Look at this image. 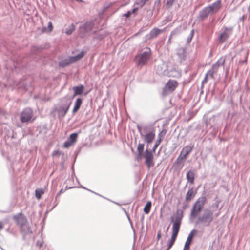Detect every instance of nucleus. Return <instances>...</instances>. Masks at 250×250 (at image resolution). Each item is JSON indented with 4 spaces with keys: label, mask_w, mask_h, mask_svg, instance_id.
Here are the masks:
<instances>
[{
    "label": "nucleus",
    "mask_w": 250,
    "mask_h": 250,
    "mask_svg": "<svg viewBox=\"0 0 250 250\" xmlns=\"http://www.w3.org/2000/svg\"><path fill=\"white\" fill-rule=\"evenodd\" d=\"M161 0H156L154 4L153 9L159 11L160 8Z\"/></svg>",
    "instance_id": "obj_36"
},
{
    "label": "nucleus",
    "mask_w": 250,
    "mask_h": 250,
    "mask_svg": "<svg viewBox=\"0 0 250 250\" xmlns=\"http://www.w3.org/2000/svg\"><path fill=\"white\" fill-rule=\"evenodd\" d=\"M137 10H138V8H134L131 11H128L126 13L124 14L123 16L128 18L131 16L132 13H135Z\"/></svg>",
    "instance_id": "obj_37"
},
{
    "label": "nucleus",
    "mask_w": 250,
    "mask_h": 250,
    "mask_svg": "<svg viewBox=\"0 0 250 250\" xmlns=\"http://www.w3.org/2000/svg\"><path fill=\"white\" fill-rule=\"evenodd\" d=\"M3 228V226L1 222H0V230H1Z\"/></svg>",
    "instance_id": "obj_52"
},
{
    "label": "nucleus",
    "mask_w": 250,
    "mask_h": 250,
    "mask_svg": "<svg viewBox=\"0 0 250 250\" xmlns=\"http://www.w3.org/2000/svg\"><path fill=\"white\" fill-rule=\"evenodd\" d=\"M78 136V133L75 132L71 134L69 138L63 144V147L64 148H68L70 147L73 144L76 142Z\"/></svg>",
    "instance_id": "obj_14"
},
{
    "label": "nucleus",
    "mask_w": 250,
    "mask_h": 250,
    "mask_svg": "<svg viewBox=\"0 0 250 250\" xmlns=\"http://www.w3.org/2000/svg\"><path fill=\"white\" fill-rule=\"evenodd\" d=\"M145 145L143 143H139L137 146V152L140 153H144Z\"/></svg>",
    "instance_id": "obj_35"
},
{
    "label": "nucleus",
    "mask_w": 250,
    "mask_h": 250,
    "mask_svg": "<svg viewBox=\"0 0 250 250\" xmlns=\"http://www.w3.org/2000/svg\"><path fill=\"white\" fill-rule=\"evenodd\" d=\"M181 71L176 67H169L167 76L178 78L181 76Z\"/></svg>",
    "instance_id": "obj_19"
},
{
    "label": "nucleus",
    "mask_w": 250,
    "mask_h": 250,
    "mask_svg": "<svg viewBox=\"0 0 250 250\" xmlns=\"http://www.w3.org/2000/svg\"><path fill=\"white\" fill-rule=\"evenodd\" d=\"M13 219L16 224L20 227V229L21 232L26 233L29 231L30 229L29 227H27V230L24 229V228L26 227L27 220L21 213L15 215L13 216Z\"/></svg>",
    "instance_id": "obj_8"
},
{
    "label": "nucleus",
    "mask_w": 250,
    "mask_h": 250,
    "mask_svg": "<svg viewBox=\"0 0 250 250\" xmlns=\"http://www.w3.org/2000/svg\"><path fill=\"white\" fill-rule=\"evenodd\" d=\"M75 27L73 24H71L68 28L65 29V34L69 35L75 30Z\"/></svg>",
    "instance_id": "obj_31"
},
{
    "label": "nucleus",
    "mask_w": 250,
    "mask_h": 250,
    "mask_svg": "<svg viewBox=\"0 0 250 250\" xmlns=\"http://www.w3.org/2000/svg\"><path fill=\"white\" fill-rule=\"evenodd\" d=\"M197 232V230L195 229H193L190 233L189 234L187 241L185 243V246L183 248V250H188L189 249L190 245L192 241L193 237Z\"/></svg>",
    "instance_id": "obj_18"
},
{
    "label": "nucleus",
    "mask_w": 250,
    "mask_h": 250,
    "mask_svg": "<svg viewBox=\"0 0 250 250\" xmlns=\"http://www.w3.org/2000/svg\"><path fill=\"white\" fill-rule=\"evenodd\" d=\"M149 0H140L139 2L137 3L138 4L140 5L141 6H144L147 1Z\"/></svg>",
    "instance_id": "obj_42"
},
{
    "label": "nucleus",
    "mask_w": 250,
    "mask_h": 250,
    "mask_svg": "<svg viewBox=\"0 0 250 250\" xmlns=\"http://www.w3.org/2000/svg\"><path fill=\"white\" fill-rule=\"evenodd\" d=\"M75 0L78 1V2H82V0Z\"/></svg>",
    "instance_id": "obj_54"
},
{
    "label": "nucleus",
    "mask_w": 250,
    "mask_h": 250,
    "mask_svg": "<svg viewBox=\"0 0 250 250\" xmlns=\"http://www.w3.org/2000/svg\"><path fill=\"white\" fill-rule=\"evenodd\" d=\"M73 59L72 57H68V58L61 60L59 63V65L62 67H65L74 63Z\"/></svg>",
    "instance_id": "obj_20"
},
{
    "label": "nucleus",
    "mask_w": 250,
    "mask_h": 250,
    "mask_svg": "<svg viewBox=\"0 0 250 250\" xmlns=\"http://www.w3.org/2000/svg\"><path fill=\"white\" fill-rule=\"evenodd\" d=\"M44 193V190L42 189H37L35 190V196L38 199H40L42 195Z\"/></svg>",
    "instance_id": "obj_32"
},
{
    "label": "nucleus",
    "mask_w": 250,
    "mask_h": 250,
    "mask_svg": "<svg viewBox=\"0 0 250 250\" xmlns=\"http://www.w3.org/2000/svg\"><path fill=\"white\" fill-rule=\"evenodd\" d=\"M33 117V111L30 108H26L21 113L20 117V121L22 123L32 122L31 121Z\"/></svg>",
    "instance_id": "obj_9"
},
{
    "label": "nucleus",
    "mask_w": 250,
    "mask_h": 250,
    "mask_svg": "<svg viewBox=\"0 0 250 250\" xmlns=\"http://www.w3.org/2000/svg\"><path fill=\"white\" fill-rule=\"evenodd\" d=\"M177 55L180 63L183 62L186 58V49L184 48H179L177 51Z\"/></svg>",
    "instance_id": "obj_21"
},
{
    "label": "nucleus",
    "mask_w": 250,
    "mask_h": 250,
    "mask_svg": "<svg viewBox=\"0 0 250 250\" xmlns=\"http://www.w3.org/2000/svg\"><path fill=\"white\" fill-rule=\"evenodd\" d=\"M82 104V99L81 98H78L75 103V105L72 110V113L77 112L80 109Z\"/></svg>",
    "instance_id": "obj_26"
},
{
    "label": "nucleus",
    "mask_w": 250,
    "mask_h": 250,
    "mask_svg": "<svg viewBox=\"0 0 250 250\" xmlns=\"http://www.w3.org/2000/svg\"><path fill=\"white\" fill-rule=\"evenodd\" d=\"M145 152L144 153H138V154L136 157V160L137 161V162H139L141 161L143 157L145 158Z\"/></svg>",
    "instance_id": "obj_39"
},
{
    "label": "nucleus",
    "mask_w": 250,
    "mask_h": 250,
    "mask_svg": "<svg viewBox=\"0 0 250 250\" xmlns=\"http://www.w3.org/2000/svg\"><path fill=\"white\" fill-rule=\"evenodd\" d=\"M46 29H46V27H43V31H46Z\"/></svg>",
    "instance_id": "obj_53"
},
{
    "label": "nucleus",
    "mask_w": 250,
    "mask_h": 250,
    "mask_svg": "<svg viewBox=\"0 0 250 250\" xmlns=\"http://www.w3.org/2000/svg\"><path fill=\"white\" fill-rule=\"evenodd\" d=\"M197 193L196 190H194L193 188H189L186 195V200L190 201L193 198Z\"/></svg>",
    "instance_id": "obj_24"
},
{
    "label": "nucleus",
    "mask_w": 250,
    "mask_h": 250,
    "mask_svg": "<svg viewBox=\"0 0 250 250\" xmlns=\"http://www.w3.org/2000/svg\"><path fill=\"white\" fill-rule=\"evenodd\" d=\"M151 55V51L149 48H146L139 54L136 55L135 62L138 66L145 65L149 60Z\"/></svg>",
    "instance_id": "obj_6"
},
{
    "label": "nucleus",
    "mask_w": 250,
    "mask_h": 250,
    "mask_svg": "<svg viewBox=\"0 0 250 250\" xmlns=\"http://www.w3.org/2000/svg\"><path fill=\"white\" fill-rule=\"evenodd\" d=\"M217 71L215 70V69H213V68L211 67V68L207 72L206 75L208 77L209 76L211 78H213V75Z\"/></svg>",
    "instance_id": "obj_34"
},
{
    "label": "nucleus",
    "mask_w": 250,
    "mask_h": 250,
    "mask_svg": "<svg viewBox=\"0 0 250 250\" xmlns=\"http://www.w3.org/2000/svg\"><path fill=\"white\" fill-rule=\"evenodd\" d=\"M64 192L63 190L62 189H61L59 192L57 194L56 196V198L57 199L59 196Z\"/></svg>",
    "instance_id": "obj_46"
},
{
    "label": "nucleus",
    "mask_w": 250,
    "mask_h": 250,
    "mask_svg": "<svg viewBox=\"0 0 250 250\" xmlns=\"http://www.w3.org/2000/svg\"><path fill=\"white\" fill-rule=\"evenodd\" d=\"M83 55H84L83 52H81L80 53H79L78 54H77V55H76L75 56H71V57L73 59H74L73 61L75 62L76 61L80 60L81 58H82L83 56Z\"/></svg>",
    "instance_id": "obj_33"
},
{
    "label": "nucleus",
    "mask_w": 250,
    "mask_h": 250,
    "mask_svg": "<svg viewBox=\"0 0 250 250\" xmlns=\"http://www.w3.org/2000/svg\"><path fill=\"white\" fill-rule=\"evenodd\" d=\"M169 69L168 66L166 63H163L161 65H159L156 68V73L160 76H167L168 74Z\"/></svg>",
    "instance_id": "obj_13"
},
{
    "label": "nucleus",
    "mask_w": 250,
    "mask_h": 250,
    "mask_svg": "<svg viewBox=\"0 0 250 250\" xmlns=\"http://www.w3.org/2000/svg\"><path fill=\"white\" fill-rule=\"evenodd\" d=\"M161 231H159L158 232V233H157V240H159L160 238H161Z\"/></svg>",
    "instance_id": "obj_48"
},
{
    "label": "nucleus",
    "mask_w": 250,
    "mask_h": 250,
    "mask_svg": "<svg viewBox=\"0 0 250 250\" xmlns=\"http://www.w3.org/2000/svg\"><path fill=\"white\" fill-rule=\"evenodd\" d=\"M220 214L218 212L214 214L210 208H205L203 212L198 216L195 225L204 227H209L213 222L214 217L217 218Z\"/></svg>",
    "instance_id": "obj_1"
},
{
    "label": "nucleus",
    "mask_w": 250,
    "mask_h": 250,
    "mask_svg": "<svg viewBox=\"0 0 250 250\" xmlns=\"http://www.w3.org/2000/svg\"><path fill=\"white\" fill-rule=\"evenodd\" d=\"M170 225L168 226V227L167 228V231L169 228Z\"/></svg>",
    "instance_id": "obj_55"
},
{
    "label": "nucleus",
    "mask_w": 250,
    "mask_h": 250,
    "mask_svg": "<svg viewBox=\"0 0 250 250\" xmlns=\"http://www.w3.org/2000/svg\"><path fill=\"white\" fill-rule=\"evenodd\" d=\"M206 201L207 197L204 192L202 194L201 196L197 199L195 203L193 204L189 215L190 220L195 219L197 217L198 214L204 208Z\"/></svg>",
    "instance_id": "obj_2"
},
{
    "label": "nucleus",
    "mask_w": 250,
    "mask_h": 250,
    "mask_svg": "<svg viewBox=\"0 0 250 250\" xmlns=\"http://www.w3.org/2000/svg\"><path fill=\"white\" fill-rule=\"evenodd\" d=\"M176 237H177L173 235H171V239L167 244V248L166 249V250H169L171 248L172 246L173 245L175 241Z\"/></svg>",
    "instance_id": "obj_29"
},
{
    "label": "nucleus",
    "mask_w": 250,
    "mask_h": 250,
    "mask_svg": "<svg viewBox=\"0 0 250 250\" xmlns=\"http://www.w3.org/2000/svg\"><path fill=\"white\" fill-rule=\"evenodd\" d=\"M222 29L223 31L220 34L218 38V40L220 43H223L229 39L232 34L233 31L232 27H227L224 26Z\"/></svg>",
    "instance_id": "obj_10"
},
{
    "label": "nucleus",
    "mask_w": 250,
    "mask_h": 250,
    "mask_svg": "<svg viewBox=\"0 0 250 250\" xmlns=\"http://www.w3.org/2000/svg\"><path fill=\"white\" fill-rule=\"evenodd\" d=\"M248 54V53H247V55H246L244 60L240 61V63L244 64V63H246L247 62Z\"/></svg>",
    "instance_id": "obj_45"
},
{
    "label": "nucleus",
    "mask_w": 250,
    "mask_h": 250,
    "mask_svg": "<svg viewBox=\"0 0 250 250\" xmlns=\"http://www.w3.org/2000/svg\"><path fill=\"white\" fill-rule=\"evenodd\" d=\"M58 201H57V199L55 198V200L53 203V206L52 208H51L50 209V211L52 210L58 204Z\"/></svg>",
    "instance_id": "obj_44"
},
{
    "label": "nucleus",
    "mask_w": 250,
    "mask_h": 250,
    "mask_svg": "<svg viewBox=\"0 0 250 250\" xmlns=\"http://www.w3.org/2000/svg\"><path fill=\"white\" fill-rule=\"evenodd\" d=\"M81 188H83V189H86V190H87L88 191H90V192H92V193H94V194H96V195H98L100 196L99 194H97V193H96V192H94V191H91V190L88 189H87V188H85V187H83V186H81Z\"/></svg>",
    "instance_id": "obj_47"
},
{
    "label": "nucleus",
    "mask_w": 250,
    "mask_h": 250,
    "mask_svg": "<svg viewBox=\"0 0 250 250\" xmlns=\"http://www.w3.org/2000/svg\"><path fill=\"white\" fill-rule=\"evenodd\" d=\"M151 207V202L150 201H148L144 208V212L146 214H148L150 211Z\"/></svg>",
    "instance_id": "obj_30"
},
{
    "label": "nucleus",
    "mask_w": 250,
    "mask_h": 250,
    "mask_svg": "<svg viewBox=\"0 0 250 250\" xmlns=\"http://www.w3.org/2000/svg\"><path fill=\"white\" fill-rule=\"evenodd\" d=\"M185 159L180 154L173 164L172 167L176 170H180L185 164Z\"/></svg>",
    "instance_id": "obj_12"
},
{
    "label": "nucleus",
    "mask_w": 250,
    "mask_h": 250,
    "mask_svg": "<svg viewBox=\"0 0 250 250\" xmlns=\"http://www.w3.org/2000/svg\"><path fill=\"white\" fill-rule=\"evenodd\" d=\"M194 33V29H192L190 33L189 34V36L187 38V43H188L191 42V41L192 39V38L193 37Z\"/></svg>",
    "instance_id": "obj_38"
},
{
    "label": "nucleus",
    "mask_w": 250,
    "mask_h": 250,
    "mask_svg": "<svg viewBox=\"0 0 250 250\" xmlns=\"http://www.w3.org/2000/svg\"><path fill=\"white\" fill-rule=\"evenodd\" d=\"M170 42V39H168V42Z\"/></svg>",
    "instance_id": "obj_60"
},
{
    "label": "nucleus",
    "mask_w": 250,
    "mask_h": 250,
    "mask_svg": "<svg viewBox=\"0 0 250 250\" xmlns=\"http://www.w3.org/2000/svg\"><path fill=\"white\" fill-rule=\"evenodd\" d=\"M71 101L64 98L62 103L59 104L54 107V110L58 114L59 118H63L67 114L71 104Z\"/></svg>",
    "instance_id": "obj_5"
},
{
    "label": "nucleus",
    "mask_w": 250,
    "mask_h": 250,
    "mask_svg": "<svg viewBox=\"0 0 250 250\" xmlns=\"http://www.w3.org/2000/svg\"><path fill=\"white\" fill-rule=\"evenodd\" d=\"M225 62V59L221 57L218 60V61L212 65V67L213 69H214L215 70H216L217 71L218 68L219 67L223 66L224 65Z\"/></svg>",
    "instance_id": "obj_25"
},
{
    "label": "nucleus",
    "mask_w": 250,
    "mask_h": 250,
    "mask_svg": "<svg viewBox=\"0 0 250 250\" xmlns=\"http://www.w3.org/2000/svg\"><path fill=\"white\" fill-rule=\"evenodd\" d=\"M212 13H217L221 7V0H217L212 4L207 6Z\"/></svg>",
    "instance_id": "obj_17"
},
{
    "label": "nucleus",
    "mask_w": 250,
    "mask_h": 250,
    "mask_svg": "<svg viewBox=\"0 0 250 250\" xmlns=\"http://www.w3.org/2000/svg\"><path fill=\"white\" fill-rule=\"evenodd\" d=\"M144 219V216H143L142 217V220H143Z\"/></svg>",
    "instance_id": "obj_57"
},
{
    "label": "nucleus",
    "mask_w": 250,
    "mask_h": 250,
    "mask_svg": "<svg viewBox=\"0 0 250 250\" xmlns=\"http://www.w3.org/2000/svg\"><path fill=\"white\" fill-rule=\"evenodd\" d=\"M178 83L176 81L170 80L167 82L163 90L162 94L166 95L169 92H173L177 87Z\"/></svg>",
    "instance_id": "obj_11"
},
{
    "label": "nucleus",
    "mask_w": 250,
    "mask_h": 250,
    "mask_svg": "<svg viewBox=\"0 0 250 250\" xmlns=\"http://www.w3.org/2000/svg\"><path fill=\"white\" fill-rule=\"evenodd\" d=\"M114 203L115 204H118V205L119 204L117 203H116V202H114Z\"/></svg>",
    "instance_id": "obj_58"
},
{
    "label": "nucleus",
    "mask_w": 250,
    "mask_h": 250,
    "mask_svg": "<svg viewBox=\"0 0 250 250\" xmlns=\"http://www.w3.org/2000/svg\"><path fill=\"white\" fill-rule=\"evenodd\" d=\"M53 28L52 23L51 21H49L48 22V26H47V29L48 30L46 31L47 32H50L52 31Z\"/></svg>",
    "instance_id": "obj_41"
},
{
    "label": "nucleus",
    "mask_w": 250,
    "mask_h": 250,
    "mask_svg": "<svg viewBox=\"0 0 250 250\" xmlns=\"http://www.w3.org/2000/svg\"><path fill=\"white\" fill-rule=\"evenodd\" d=\"M126 213L127 217V218H128V219L129 221V222H130V223L131 224V219H130V217H129V215H128L126 212Z\"/></svg>",
    "instance_id": "obj_51"
},
{
    "label": "nucleus",
    "mask_w": 250,
    "mask_h": 250,
    "mask_svg": "<svg viewBox=\"0 0 250 250\" xmlns=\"http://www.w3.org/2000/svg\"><path fill=\"white\" fill-rule=\"evenodd\" d=\"M194 148V145L190 144L184 147L180 153L183 157L185 159H187V156L191 152Z\"/></svg>",
    "instance_id": "obj_15"
},
{
    "label": "nucleus",
    "mask_w": 250,
    "mask_h": 250,
    "mask_svg": "<svg viewBox=\"0 0 250 250\" xmlns=\"http://www.w3.org/2000/svg\"><path fill=\"white\" fill-rule=\"evenodd\" d=\"M194 173L191 170L188 171L186 175V178L188 182L193 184L194 181Z\"/></svg>",
    "instance_id": "obj_27"
},
{
    "label": "nucleus",
    "mask_w": 250,
    "mask_h": 250,
    "mask_svg": "<svg viewBox=\"0 0 250 250\" xmlns=\"http://www.w3.org/2000/svg\"><path fill=\"white\" fill-rule=\"evenodd\" d=\"M183 217V211L177 209L174 215L170 217L171 222L173 223L172 235L177 237L179 231L182 219Z\"/></svg>",
    "instance_id": "obj_3"
},
{
    "label": "nucleus",
    "mask_w": 250,
    "mask_h": 250,
    "mask_svg": "<svg viewBox=\"0 0 250 250\" xmlns=\"http://www.w3.org/2000/svg\"><path fill=\"white\" fill-rule=\"evenodd\" d=\"M170 42V39H168V42Z\"/></svg>",
    "instance_id": "obj_61"
},
{
    "label": "nucleus",
    "mask_w": 250,
    "mask_h": 250,
    "mask_svg": "<svg viewBox=\"0 0 250 250\" xmlns=\"http://www.w3.org/2000/svg\"><path fill=\"white\" fill-rule=\"evenodd\" d=\"M161 33V30L158 28H155L151 30L149 36L150 38H154Z\"/></svg>",
    "instance_id": "obj_28"
},
{
    "label": "nucleus",
    "mask_w": 250,
    "mask_h": 250,
    "mask_svg": "<svg viewBox=\"0 0 250 250\" xmlns=\"http://www.w3.org/2000/svg\"><path fill=\"white\" fill-rule=\"evenodd\" d=\"M208 77L206 75H205V77L204 79V80L202 81V83L203 84L204 83H206L207 82V79Z\"/></svg>",
    "instance_id": "obj_49"
},
{
    "label": "nucleus",
    "mask_w": 250,
    "mask_h": 250,
    "mask_svg": "<svg viewBox=\"0 0 250 250\" xmlns=\"http://www.w3.org/2000/svg\"><path fill=\"white\" fill-rule=\"evenodd\" d=\"M60 154H61V152H60L59 150H55L53 152L52 156H59Z\"/></svg>",
    "instance_id": "obj_43"
},
{
    "label": "nucleus",
    "mask_w": 250,
    "mask_h": 250,
    "mask_svg": "<svg viewBox=\"0 0 250 250\" xmlns=\"http://www.w3.org/2000/svg\"><path fill=\"white\" fill-rule=\"evenodd\" d=\"M72 89L74 91L73 97H74L76 96L82 95L84 91V87L83 85L81 84L78 86H74Z\"/></svg>",
    "instance_id": "obj_22"
},
{
    "label": "nucleus",
    "mask_w": 250,
    "mask_h": 250,
    "mask_svg": "<svg viewBox=\"0 0 250 250\" xmlns=\"http://www.w3.org/2000/svg\"><path fill=\"white\" fill-rule=\"evenodd\" d=\"M37 245L39 247V248H41L42 246V243L38 241L37 243Z\"/></svg>",
    "instance_id": "obj_50"
},
{
    "label": "nucleus",
    "mask_w": 250,
    "mask_h": 250,
    "mask_svg": "<svg viewBox=\"0 0 250 250\" xmlns=\"http://www.w3.org/2000/svg\"><path fill=\"white\" fill-rule=\"evenodd\" d=\"M0 212H2V213H5L6 211H0Z\"/></svg>",
    "instance_id": "obj_56"
},
{
    "label": "nucleus",
    "mask_w": 250,
    "mask_h": 250,
    "mask_svg": "<svg viewBox=\"0 0 250 250\" xmlns=\"http://www.w3.org/2000/svg\"><path fill=\"white\" fill-rule=\"evenodd\" d=\"M211 13V12L208 7L207 6L205 7L199 12L197 19L198 20L202 21L206 19L208 16L209 14Z\"/></svg>",
    "instance_id": "obj_16"
},
{
    "label": "nucleus",
    "mask_w": 250,
    "mask_h": 250,
    "mask_svg": "<svg viewBox=\"0 0 250 250\" xmlns=\"http://www.w3.org/2000/svg\"><path fill=\"white\" fill-rule=\"evenodd\" d=\"M175 0H167L166 2V7L167 8H170L174 3Z\"/></svg>",
    "instance_id": "obj_40"
},
{
    "label": "nucleus",
    "mask_w": 250,
    "mask_h": 250,
    "mask_svg": "<svg viewBox=\"0 0 250 250\" xmlns=\"http://www.w3.org/2000/svg\"><path fill=\"white\" fill-rule=\"evenodd\" d=\"M137 128L138 129V132L140 134V137L143 140V141L146 143V147H148V145L152 143L155 137V132L154 131H150L146 132L145 134L143 133L142 129L144 130L147 129V127L145 126L143 128L142 127L139 125H136Z\"/></svg>",
    "instance_id": "obj_7"
},
{
    "label": "nucleus",
    "mask_w": 250,
    "mask_h": 250,
    "mask_svg": "<svg viewBox=\"0 0 250 250\" xmlns=\"http://www.w3.org/2000/svg\"><path fill=\"white\" fill-rule=\"evenodd\" d=\"M160 133L159 134V136H160ZM161 141L162 139L160 138V137H159V138L156 141L155 145L151 150H149L148 147H146V149L145 150V164L148 168H150L151 167L154 165V163L153 162L154 157L153 153L155 152L158 146L160 144Z\"/></svg>",
    "instance_id": "obj_4"
},
{
    "label": "nucleus",
    "mask_w": 250,
    "mask_h": 250,
    "mask_svg": "<svg viewBox=\"0 0 250 250\" xmlns=\"http://www.w3.org/2000/svg\"><path fill=\"white\" fill-rule=\"evenodd\" d=\"M12 86L14 88H22L25 90H28L27 85L26 83H25L22 81L17 82L16 81H14L13 82Z\"/></svg>",
    "instance_id": "obj_23"
},
{
    "label": "nucleus",
    "mask_w": 250,
    "mask_h": 250,
    "mask_svg": "<svg viewBox=\"0 0 250 250\" xmlns=\"http://www.w3.org/2000/svg\"><path fill=\"white\" fill-rule=\"evenodd\" d=\"M170 42V39H168V42Z\"/></svg>",
    "instance_id": "obj_59"
}]
</instances>
